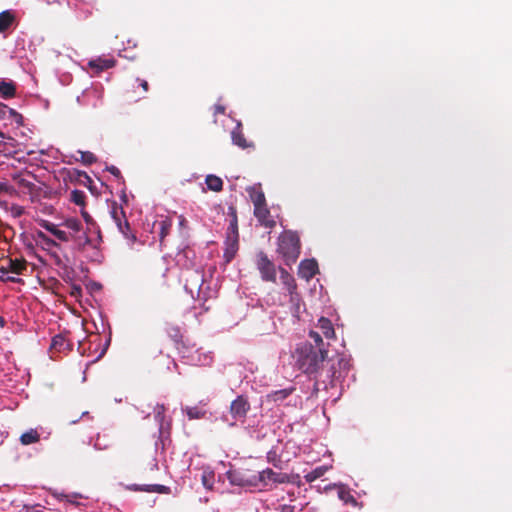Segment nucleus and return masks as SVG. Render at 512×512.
Instances as JSON below:
<instances>
[{"instance_id":"5701e85b","label":"nucleus","mask_w":512,"mask_h":512,"mask_svg":"<svg viewBox=\"0 0 512 512\" xmlns=\"http://www.w3.org/2000/svg\"><path fill=\"white\" fill-rule=\"evenodd\" d=\"M15 21V15L10 10L0 13V33L7 31Z\"/></svg>"},{"instance_id":"72a5a7b5","label":"nucleus","mask_w":512,"mask_h":512,"mask_svg":"<svg viewBox=\"0 0 512 512\" xmlns=\"http://www.w3.org/2000/svg\"><path fill=\"white\" fill-rule=\"evenodd\" d=\"M159 239L160 242H163L165 237L170 233L172 222L170 220H162L159 223Z\"/></svg>"},{"instance_id":"2f4dec72","label":"nucleus","mask_w":512,"mask_h":512,"mask_svg":"<svg viewBox=\"0 0 512 512\" xmlns=\"http://www.w3.org/2000/svg\"><path fill=\"white\" fill-rule=\"evenodd\" d=\"M184 411L186 412V415L188 416L189 419H201L206 415V411L198 406H188L184 409Z\"/></svg>"},{"instance_id":"6e6d98bb","label":"nucleus","mask_w":512,"mask_h":512,"mask_svg":"<svg viewBox=\"0 0 512 512\" xmlns=\"http://www.w3.org/2000/svg\"><path fill=\"white\" fill-rule=\"evenodd\" d=\"M32 186H33V183H28V184L26 185V187H29V188H30V187H32Z\"/></svg>"},{"instance_id":"a18cd8bd","label":"nucleus","mask_w":512,"mask_h":512,"mask_svg":"<svg viewBox=\"0 0 512 512\" xmlns=\"http://www.w3.org/2000/svg\"><path fill=\"white\" fill-rule=\"evenodd\" d=\"M225 111H226V108L225 106L221 105V104H216L214 106V115H218V114H225Z\"/></svg>"},{"instance_id":"7c9ffc66","label":"nucleus","mask_w":512,"mask_h":512,"mask_svg":"<svg viewBox=\"0 0 512 512\" xmlns=\"http://www.w3.org/2000/svg\"><path fill=\"white\" fill-rule=\"evenodd\" d=\"M329 467L328 466H319V467H316L315 469H313L311 472L307 473L305 475V480L308 482V483H311L315 480H317L318 478L322 477L327 471H328Z\"/></svg>"},{"instance_id":"4be33fe9","label":"nucleus","mask_w":512,"mask_h":512,"mask_svg":"<svg viewBox=\"0 0 512 512\" xmlns=\"http://www.w3.org/2000/svg\"><path fill=\"white\" fill-rule=\"evenodd\" d=\"M16 94V86L12 81L0 80V96L4 99L13 98Z\"/></svg>"},{"instance_id":"f8f14e48","label":"nucleus","mask_w":512,"mask_h":512,"mask_svg":"<svg viewBox=\"0 0 512 512\" xmlns=\"http://www.w3.org/2000/svg\"><path fill=\"white\" fill-rule=\"evenodd\" d=\"M231 139L232 143L241 149L254 148L255 146L252 141H248L245 138L241 122H238L235 128L231 131Z\"/></svg>"},{"instance_id":"20e7f679","label":"nucleus","mask_w":512,"mask_h":512,"mask_svg":"<svg viewBox=\"0 0 512 512\" xmlns=\"http://www.w3.org/2000/svg\"><path fill=\"white\" fill-rule=\"evenodd\" d=\"M166 333L174 342L179 354H181L183 358L187 359L189 364L198 365L200 363L201 359L198 350L194 349V345L189 346L183 341V336L178 326L167 325Z\"/></svg>"},{"instance_id":"603ef678","label":"nucleus","mask_w":512,"mask_h":512,"mask_svg":"<svg viewBox=\"0 0 512 512\" xmlns=\"http://www.w3.org/2000/svg\"><path fill=\"white\" fill-rule=\"evenodd\" d=\"M8 203L6 201H0V207L7 208Z\"/></svg>"},{"instance_id":"1a4fd4ad","label":"nucleus","mask_w":512,"mask_h":512,"mask_svg":"<svg viewBox=\"0 0 512 512\" xmlns=\"http://www.w3.org/2000/svg\"><path fill=\"white\" fill-rule=\"evenodd\" d=\"M111 217L116 223L119 231L126 237L129 238L130 224L126 219L125 212L121 206L114 202L111 206L110 211Z\"/></svg>"},{"instance_id":"58836bf2","label":"nucleus","mask_w":512,"mask_h":512,"mask_svg":"<svg viewBox=\"0 0 512 512\" xmlns=\"http://www.w3.org/2000/svg\"><path fill=\"white\" fill-rule=\"evenodd\" d=\"M38 238L41 239L45 244L49 245V246H54V247H58V243L49 238L47 235H45L43 232H38Z\"/></svg>"},{"instance_id":"49530a36","label":"nucleus","mask_w":512,"mask_h":512,"mask_svg":"<svg viewBox=\"0 0 512 512\" xmlns=\"http://www.w3.org/2000/svg\"><path fill=\"white\" fill-rule=\"evenodd\" d=\"M281 512H294V506L291 505H282Z\"/></svg>"},{"instance_id":"aec40b11","label":"nucleus","mask_w":512,"mask_h":512,"mask_svg":"<svg viewBox=\"0 0 512 512\" xmlns=\"http://www.w3.org/2000/svg\"><path fill=\"white\" fill-rule=\"evenodd\" d=\"M317 327L321 330L325 338L332 339L335 337V330L333 324L328 318L321 317L318 320Z\"/></svg>"},{"instance_id":"c03bdc74","label":"nucleus","mask_w":512,"mask_h":512,"mask_svg":"<svg viewBox=\"0 0 512 512\" xmlns=\"http://www.w3.org/2000/svg\"><path fill=\"white\" fill-rule=\"evenodd\" d=\"M136 81L145 93L149 91V83L146 80L137 78Z\"/></svg>"},{"instance_id":"8fccbe9b","label":"nucleus","mask_w":512,"mask_h":512,"mask_svg":"<svg viewBox=\"0 0 512 512\" xmlns=\"http://www.w3.org/2000/svg\"><path fill=\"white\" fill-rule=\"evenodd\" d=\"M30 512H42L41 510L37 509V506H33L29 508Z\"/></svg>"},{"instance_id":"c756f323","label":"nucleus","mask_w":512,"mask_h":512,"mask_svg":"<svg viewBox=\"0 0 512 512\" xmlns=\"http://www.w3.org/2000/svg\"><path fill=\"white\" fill-rule=\"evenodd\" d=\"M86 194L82 190L75 189L71 192L70 200L77 206L85 208L86 205Z\"/></svg>"},{"instance_id":"bb28decb","label":"nucleus","mask_w":512,"mask_h":512,"mask_svg":"<svg viewBox=\"0 0 512 512\" xmlns=\"http://www.w3.org/2000/svg\"><path fill=\"white\" fill-rule=\"evenodd\" d=\"M41 227L54 235L58 240L61 241V238H65V230L59 229L55 224L42 220L40 223Z\"/></svg>"},{"instance_id":"412c9836","label":"nucleus","mask_w":512,"mask_h":512,"mask_svg":"<svg viewBox=\"0 0 512 512\" xmlns=\"http://www.w3.org/2000/svg\"><path fill=\"white\" fill-rule=\"evenodd\" d=\"M116 61L113 58H97L89 62V66L97 71H103L115 66Z\"/></svg>"},{"instance_id":"f03ea898","label":"nucleus","mask_w":512,"mask_h":512,"mask_svg":"<svg viewBox=\"0 0 512 512\" xmlns=\"http://www.w3.org/2000/svg\"><path fill=\"white\" fill-rule=\"evenodd\" d=\"M61 226L66 228L65 238H61L62 242H72L74 248L78 251H84L88 246H92L89 232L77 218H67L61 223Z\"/></svg>"},{"instance_id":"423d86ee","label":"nucleus","mask_w":512,"mask_h":512,"mask_svg":"<svg viewBox=\"0 0 512 512\" xmlns=\"http://www.w3.org/2000/svg\"><path fill=\"white\" fill-rule=\"evenodd\" d=\"M255 264L260 272L261 279L266 282H276L277 269L275 264L268 258L267 254L259 251L256 255Z\"/></svg>"},{"instance_id":"a211bd4d","label":"nucleus","mask_w":512,"mask_h":512,"mask_svg":"<svg viewBox=\"0 0 512 512\" xmlns=\"http://www.w3.org/2000/svg\"><path fill=\"white\" fill-rule=\"evenodd\" d=\"M50 350L52 352H66L71 350V344L64 335L58 334L52 338Z\"/></svg>"},{"instance_id":"5fc2aeb1","label":"nucleus","mask_w":512,"mask_h":512,"mask_svg":"<svg viewBox=\"0 0 512 512\" xmlns=\"http://www.w3.org/2000/svg\"><path fill=\"white\" fill-rule=\"evenodd\" d=\"M0 138L4 139L5 138V135L3 132L0 131Z\"/></svg>"},{"instance_id":"de8ad7c7","label":"nucleus","mask_w":512,"mask_h":512,"mask_svg":"<svg viewBox=\"0 0 512 512\" xmlns=\"http://www.w3.org/2000/svg\"><path fill=\"white\" fill-rule=\"evenodd\" d=\"M109 344H110V338L107 339V341L105 343V347L103 348L100 355L98 356V359L101 358L106 353V350H107Z\"/></svg>"},{"instance_id":"3c124183","label":"nucleus","mask_w":512,"mask_h":512,"mask_svg":"<svg viewBox=\"0 0 512 512\" xmlns=\"http://www.w3.org/2000/svg\"><path fill=\"white\" fill-rule=\"evenodd\" d=\"M7 280L11 281V282H19L20 281V279L15 278V277H8Z\"/></svg>"},{"instance_id":"864d4df0","label":"nucleus","mask_w":512,"mask_h":512,"mask_svg":"<svg viewBox=\"0 0 512 512\" xmlns=\"http://www.w3.org/2000/svg\"><path fill=\"white\" fill-rule=\"evenodd\" d=\"M4 323H5L4 319L0 316V326L3 327Z\"/></svg>"},{"instance_id":"09e8293b","label":"nucleus","mask_w":512,"mask_h":512,"mask_svg":"<svg viewBox=\"0 0 512 512\" xmlns=\"http://www.w3.org/2000/svg\"><path fill=\"white\" fill-rule=\"evenodd\" d=\"M186 223V219L183 216H180L179 224L180 226H184Z\"/></svg>"},{"instance_id":"393cba45","label":"nucleus","mask_w":512,"mask_h":512,"mask_svg":"<svg viewBox=\"0 0 512 512\" xmlns=\"http://www.w3.org/2000/svg\"><path fill=\"white\" fill-rule=\"evenodd\" d=\"M132 488L135 491L156 492V493H160V494L169 492V488L167 486L160 485V484L143 485V486L133 485Z\"/></svg>"},{"instance_id":"f704fd0d","label":"nucleus","mask_w":512,"mask_h":512,"mask_svg":"<svg viewBox=\"0 0 512 512\" xmlns=\"http://www.w3.org/2000/svg\"><path fill=\"white\" fill-rule=\"evenodd\" d=\"M80 160L85 165H91L97 161L96 156L90 151H79Z\"/></svg>"},{"instance_id":"37998d69","label":"nucleus","mask_w":512,"mask_h":512,"mask_svg":"<svg viewBox=\"0 0 512 512\" xmlns=\"http://www.w3.org/2000/svg\"><path fill=\"white\" fill-rule=\"evenodd\" d=\"M107 170L113 175L115 176L116 178L120 179L123 181V177L121 175V172L120 170L116 167V166H110V167H107Z\"/></svg>"},{"instance_id":"9b49d317","label":"nucleus","mask_w":512,"mask_h":512,"mask_svg":"<svg viewBox=\"0 0 512 512\" xmlns=\"http://www.w3.org/2000/svg\"><path fill=\"white\" fill-rule=\"evenodd\" d=\"M254 216L257 218L258 222L266 228H273L276 225V221L271 217L267 203L254 207Z\"/></svg>"},{"instance_id":"f257e3e1","label":"nucleus","mask_w":512,"mask_h":512,"mask_svg":"<svg viewBox=\"0 0 512 512\" xmlns=\"http://www.w3.org/2000/svg\"><path fill=\"white\" fill-rule=\"evenodd\" d=\"M328 350L314 348L312 342L300 343L295 349L296 364L299 369L315 379H324Z\"/></svg>"},{"instance_id":"c85d7f7f","label":"nucleus","mask_w":512,"mask_h":512,"mask_svg":"<svg viewBox=\"0 0 512 512\" xmlns=\"http://www.w3.org/2000/svg\"><path fill=\"white\" fill-rule=\"evenodd\" d=\"M81 215L86 223V230L90 233L91 231L93 230H97V235L98 237L100 238L101 235H100V230L96 224V222L93 220V218L91 217V215L84 209L82 208L81 209Z\"/></svg>"},{"instance_id":"9d476101","label":"nucleus","mask_w":512,"mask_h":512,"mask_svg":"<svg viewBox=\"0 0 512 512\" xmlns=\"http://www.w3.org/2000/svg\"><path fill=\"white\" fill-rule=\"evenodd\" d=\"M258 484L261 482L264 485L268 483H286L289 481V476L284 473H277L270 468H267L257 473Z\"/></svg>"},{"instance_id":"79ce46f5","label":"nucleus","mask_w":512,"mask_h":512,"mask_svg":"<svg viewBox=\"0 0 512 512\" xmlns=\"http://www.w3.org/2000/svg\"><path fill=\"white\" fill-rule=\"evenodd\" d=\"M7 110H9V112L13 115L20 116L19 114L16 113L15 110L9 109L7 105L0 102V119H3L5 117Z\"/></svg>"},{"instance_id":"b1692460","label":"nucleus","mask_w":512,"mask_h":512,"mask_svg":"<svg viewBox=\"0 0 512 512\" xmlns=\"http://www.w3.org/2000/svg\"><path fill=\"white\" fill-rule=\"evenodd\" d=\"M19 440L22 445L27 446V445L39 442L40 434L38 433V431L36 429H30V430L24 432L20 436Z\"/></svg>"},{"instance_id":"c9c22d12","label":"nucleus","mask_w":512,"mask_h":512,"mask_svg":"<svg viewBox=\"0 0 512 512\" xmlns=\"http://www.w3.org/2000/svg\"><path fill=\"white\" fill-rule=\"evenodd\" d=\"M309 338L313 341L312 344H313L314 348H325L324 341H323L320 333H318L314 330H311L309 332Z\"/></svg>"},{"instance_id":"6e6552de","label":"nucleus","mask_w":512,"mask_h":512,"mask_svg":"<svg viewBox=\"0 0 512 512\" xmlns=\"http://www.w3.org/2000/svg\"><path fill=\"white\" fill-rule=\"evenodd\" d=\"M348 369L349 361L343 356L338 357L336 362L333 359L327 360L323 382L332 383L334 379L341 377L343 371Z\"/></svg>"},{"instance_id":"a19ab883","label":"nucleus","mask_w":512,"mask_h":512,"mask_svg":"<svg viewBox=\"0 0 512 512\" xmlns=\"http://www.w3.org/2000/svg\"><path fill=\"white\" fill-rule=\"evenodd\" d=\"M228 235H235L236 237H238V225L236 215H234V218L230 223V226L228 228Z\"/></svg>"},{"instance_id":"dca6fc26","label":"nucleus","mask_w":512,"mask_h":512,"mask_svg":"<svg viewBox=\"0 0 512 512\" xmlns=\"http://www.w3.org/2000/svg\"><path fill=\"white\" fill-rule=\"evenodd\" d=\"M280 278L282 283L286 286L288 292L291 295V301L294 302L296 299L298 300V295L295 293L297 285L295 283L292 275L288 273V271L282 267H279Z\"/></svg>"},{"instance_id":"7ed1b4c3","label":"nucleus","mask_w":512,"mask_h":512,"mask_svg":"<svg viewBox=\"0 0 512 512\" xmlns=\"http://www.w3.org/2000/svg\"><path fill=\"white\" fill-rule=\"evenodd\" d=\"M300 250V238L296 232L286 230L280 234L277 252L283 258L286 265H291L297 261Z\"/></svg>"},{"instance_id":"4468645a","label":"nucleus","mask_w":512,"mask_h":512,"mask_svg":"<svg viewBox=\"0 0 512 512\" xmlns=\"http://www.w3.org/2000/svg\"><path fill=\"white\" fill-rule=\"evenodd\" d=\"M155 420L159 424V435L163 437L165 434L169 435L171 424L170 421L165 419V407L164 405L157 404L154 409Z\"/></svg>"},{"instance_id":"f3484780","label":"nucleus","mask_w":512,"mask_h":512,"mask_svg":"<svg viewBox=\"0 0 512 512\" xmlns=\"http://www.w3.org/2000/svg\"><path fill=\"white\" fill-rule=\"evenodd\" d=\"M238 251V237L235 235H227L225 241L224 258L230 262Z\"/></svg>"},{"instance_id":"ddd939ff","label":"nucleus","mask_w":512,"mask_h":512,"mask_svg":"<svg viewBox=\"0 0 512 512\" xmlns=\"http://www.w3.org/2000/svg\"><path fill=\"white\" fill-rule=\"evenodd\" d=\"M318 272V264L315 259H305L300 262L298 275L299 277L310 280Z\"/></svg>"},{"instance_id":"0eeeda50","label":"nucleus","mask_w":512,"mask_h":512,"mask_svg":"<svg viewBox=\"0 0 512 512\" xmlns=\"http://www.w3.org/2000/svg\"><path fill=\"white\" fill-rule=\"evenodd\" d=\"M227 478L232 485L242 487H256L258 486L257 473H252L249 470H229Z\"/></svg>"},{"instance_id":"473e14b6","label":"nucleus","mask_w":512,"mask_h":512,"mask_svg":"<svg viewBox=\"0 0 512 512\" xmlns=\"http://www.w3.org/2000/svg\"><path fill=\"white\" fill-rule=\"evenodd\" d=\"M214 480L215 474L213 471H203L201 475V481L206 489L211 490L213 488Z\"/></svg>"},{"instance_id":"2eb2a0df","label":"nucleus","mask_w":512,"mask_h":512,"mask_svg":"<svg viewBox=\"0 0 512 512\" xmlns=\"http://www.w3.org/2000/svg\"><path fill=\"white\" fill-rule=\"evenodd\" d=\"M27 269V261L25 259H12L7 260V266H1L0 272L3 274L12 272L17 275L22 274Z\"/></svg>"},{"instance_id":"a878e982","label":"nucleus","mask_w":512,"mask_h":512,"mask_svg":"<svg viewBox=\"0 0 512 512\" xmlns=\"http://www.w3.org/2000/svg\"><path fill=\"white\" fill-rule=\"evenodd\" d=\"M294 390H295L294 387L276 390V391L269 393L267 397L270 401L281 402L284 399H286L288 396H290Z\"/></svg>"},{"instance_id":"cd10ccee","label":"nucleus","mask_w":512,"mask_h":512,"mask_svg":"<svg viewBox=\"0 0 512 512\" xmlns=\"http://www.w3.org/2000/svg\"><path fill=\"white\" fill-rule=\"evenodd\" d=\"M205 182L207 187L214 192H220L223 189V181L218 176L208 175Z\"/></svg>"},{"instance_id":"6ab92c4d","label":"nucleus","mask_w":512,"mask_h":512,"mask_svg":"<svg viewBox=\"0 0 512 512\" xmlns=\"http://www.w3.org/2000/svg\"><path fill=\"white\" fill-rule=\"evenodd\" d=\"M247 191L254 207L266 204L265 194L262 191L260 184L249 187Z\"/></svg>"},{"instance_id":"39448f33","label":"nucleus","mask_w":512,"mask_h":512,"mask_svg":"<svg viewBox=\"0 0 512 512\" xmlns=\"http://www.w3.org/2000/svg\"><path fill=\"white\" fill-rule=\"evenodd\" d=\"M250 408L248 398L244 395H238L236 399L231 402L229 407V415L232 419L230 426H234L237 423H245Z\"/></svg>"},{"instance_id":"e433bc0d","label":"nucleus","mask_w":512,"mask_h":512,"mask_svg":"<svg viewBox=\"0 0 512 512\" xmlns=\"http://www.w3.org/2000/svg\"><path fill=\"white\" fill-rule=\"evenodd\" d=\"M339 498L345 503H356L355 498L351 495V493L347 490L340 489L338 492Z\"/></svg>"},{"instance_id":"ea45409f","label":"nucleus","mask_w":512,"mask_h":512,"mask_svg":"<svg viewBox=\"0 0 512 512\" xmlns=\"http://www.w3.org/2000/svg\"><path fill=\"white\" fill-rule=\"evenodd\" d=\"M14 188L6 181H0V195L1 194H12Z\"/></svg>"},{"instance_id":"4c0bfd02","label":"nucleus","mask_w":512,"mask_h":512,"mask_svg":"<svg viewBox=\"0 0 512 512\" xmlns=\"http://www.w3.org/2000/svg\"><path fill=\"white\" fill-rule=\"evenodd\" d=\"M24 207L23 206H20L18 204H12L11 207H10V212H11V215L14 217V218H19L21 217L23 214H24Z\"/></svg>"}]
</instances>
